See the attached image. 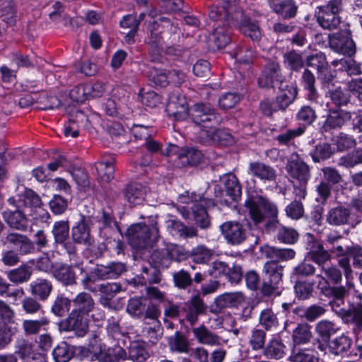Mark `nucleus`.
Returning <instances> with one entry per match:
<instances>
[{
  "label": "nucleus",
  "mask_w": 362,
  "mask_h": 362,
  "mask_svg": "<svg viewBox=\"0 0 362 362\" xmlns=\"http://www.w3.org/2000/svg\"><path fill=\"white\" fill-rule=\"evenodd\" d=\"M247 173L264 182H272L276 178V170L272 166L260 161L250 163Z\"/></svg>",
  "instance_id": "21"
},
{
  "label": "nucleus",
  "mask_w": 362,
  "mask_h": 362,
  "mask_svg": "<svg viewBox=\"0 0 362 362\" xmlns=\"http://www.w3.org/2000/svg\"><path fill=\"white\" fill-rule=\"evenodd\" d=\"M224 182L226 194L232 201H237L241 196V187L237 177L234 175H228Z\"/></svg>",
  "instance_id": "48"
},
{
  "label": "nucleus",
  "mask_w": 362,
  "mask_h": 362,
  "mask_svg": "<svg viewBox=\"0 0 362 362\" xmlns=\"http://www.w3.org/2000/svg\"><path fill=\"white\" fill-rule=\"evenodd\" d=\"M286 347L279 338L269 341L263 349V354L267 358L281 359L286 355Z\"/></svg>",
  "instance_id": "36"
},
{
  "label": "nucleus",
  "mask_w": 362,
  "mask_h": 362,
  "mask_svg": "<svg viewBox=\"0 0 362 362\" xmlns=\"http://www.w3.org/2000/svg\"><path fill=\"white\" fill-rule=\"evenodd\" d=\"M286 169L293 182L308 183L310 177L309 166L298 155L292 156Z\"/></svg>",
  "instance_id": "13"
},
{
  "label": "nucleus",
  "mask_w": 362,
  "mask_h": 362,
  "mask_svg": "<svg viewBox=\"0 0 362 362\" xmlns=\"http://www.w3.org/2000/svg\"><path fill=\"white\" fill-rule=\"evenodd\" d=\"M52 233L55 244L62 245L69 254L74 252V247L71 243L68 241L69 238V223L67 220L56 221L53 225Z\"/></svg>",
  "instance_id": "19"
},
{
  "label": "nucleus",
  "mask_w": 362,
  "mask_h": 362,
  "mask_svg": "<svg viewBox=\"0 0 362 362\" xmlns=\"http://www.w3.org/2000/svg\"><path fill=\"white\" fill-rule=\"evenodd\" d=\"M306 62L308 66L317 70V74L329 66L326 57L322 52L308 57Z\"/></svg>",
  "instance_id": "62"
},
{
  "label": "nucleus",
  "mask_w": 362,
  "mask_h": 362,
  "mask_svg": "<svg viewBox=\"0 0 362 362\" xmlns=\"http://www.w3.org/2000/svg\"><path fill=\"white\" fill-rule=\"evenodd\" d=\"M326 312V309L319 305H312L304 309L303 308H296L294 313L301 317H305L307 320L313 322L318 317L322 316Z\"/></svg>",
  "instance_id": "49"
},
{
  "label": "nucleus",
  "mask_w": 362,
  "mask_h": 362,
  "mask_svg": "<svg viewBox=\"0 0 362 362\" xmlns=\"http://www.w3.org/2000/svg\"><path fill=\"white\" fill-rule=\"evenodd\" d=\"M316 287L317 289H323L331 284H340L342 280L341 270L334 265H328L322 267L320 273L316 275Z\"/></svg>",
  "instance_id": "18"
},
{
  "label": "nucleus",
  "mask_w": 362,
  "mask_h": 362,
  "mask_svg": "<svg viewBox=\"0 0 362 362\" xmlns=\"http://www.w3.org/2000/svg\"><path fill=\"white\" fill-rule=\"evenodd\" d=\"M81 272L84 271L82 262H76L71 264H60L52 270L53 276L65 286H72L76 284L75 269Z\"/></svg>",
  "instance_id": "14"
},
{
  "label": "nucleus",
  "mask_w": 362,
  "mask_h": 362,
  "mask_svg": "<svg viewBox=\"0 0 362 362\" xmlns=\"http://www.w3.org/2000/svg\"><path fill=\"white\" fill-rule=\"evenodd\" d=\"M351 119V115L349 112L341 110H330L323 123L322 129L324 132H329L334 129H341Z\"/></svg>",
  "instance_id": "20"
},
{
  "label": "nucleus",
  "mask_w": 362,
  "mask_h": 362,
  "mask_svg": "<svg viewBox=\"0 0 362 362\" xmlns=\"http://www.w3.org/2000/svg\"><path fill=\"white\" fill-rule=\"evenodd\" d=\"M115 158H103L96 164L98 175L102 181L109 182L115 177Z\"/></svg>",
  "instance_id": "37"
},
{
  "label": "nucleus",
  "mask_w": 362,
  "mask_h": 362,
  "mask_svg": "<svg viewBox=\"0 0 362 362\" xmlns=\"http://www.w3.org/2000/svg\"><path fill=\"white\" fill-rule=\"evenodd\" d=\"M245 206L250 218L255 224L263 222L266 218H275L277 217L276 206L266 197L260 195L249 197L245 202Z\"/></svg>",
  "instance_id": "3"
},
{
  "label": "nucleus",
  "mask_w": 362,
  "mask_h": 362,
  "mask_svg": "<svg viewBox=\"0 0 362 362\" xmlns=\"http://www.w3.org/2000/svg\"><path fill=\"white\" fill-rule=\"evenodd\" d=\"M42 205L40 197L32 189H25L24 193L21 195L19 203L17 205L18 208L23 206L25 207H40Z\"/></svg>",
  "instance_id": "56"
},
{
  "label": "nucleus",
  "mask_w": 362,
  "mask_h": 362,
  "mask_svg": "<svg viewBox=\"0 0 362 362\" xmlns=\"http://www.w3.org/2000/svg\"><path fill=\"white\" fill-rule=\"evenodd\" d=\"M23 311L30 315H33L44 312L43 307L35 296H26L21 300Z\"/></svg>",
  "instance_id": "52"
},
{
  "label": "nucleus",
  "mask_w": 362,
  "mask_h": 362,
  "mask_svg": "<svg viewBox=\"0 0 362 362\" xmlns=\"http://www.w3.org/2000/svg\"><path fill=\"white\" fill-rule=\"evenodd\" d=\"M277 238L281 243L293 244L298 238V233L293 228L280 226L277 232Z\"/></svg>",
  "instance_id": "61"
},
{
  "label": "nucleus",
  "mask_w": 362,
  "mask_h": 362,
  "mask_svg": "<svg viewBox=\"0 0 362 362\" xmlns=\"http://www.w3.org/2000/svg\"><path fill=\"white\" fill-rule=\"evenodd\" d=\"M148 32L149 35L147 37V42L151 45V52H155L157 55L160 53V46L162 42L163 37L161 36L162 30H160L158 23L153 21L148 25Z\"/></svg>",
  "instance_id": "39"
},
{
  "label": "nucleus",
  "mask_w": 362,
  "mask_h": 362,
  "mask_svg": "<svg viewBox=\"0 0 362 362\" xmlns=\"http://www.w3.org/2000/svg\"><path fill=\"white\" fill-rule=\"evenodd\" d=\"M245 300L243 293H225L216 299V305L219 308H237L242 305Z\"/></svg>",
  "instance_id": "34"
},
{
  "label": "nucleus",
  "mask_w": 362,
  "mask_h": 362,
  "mask_svg": "<svg viewBox=\"0 0 362 362\" xmlns=\"http://www.w3.org/2000/svg\"><path fill=\"white\" fill-rule=\"evenodd\" d=\"M304 90L306 91V98L312 104L321 105V96L315 87V77L308 69H305L301 77Z\"/></svg>",
  "instance_id": "24"
},
{
  "label": "nucleus",
  "mask_w": 362,
  "mask_h": 362,
  "mask_svg": "<svg viewBox=\"0 0 362 362\" xmlns=\"http://www.w3.org/2000/svg\"><path fill=\"white\" fill-rule=\"evenodd\" d=\"M284 266L277 260L267 261L263 266L260 292L264 296L280 295L283 289Z\"/></svg>",
  "instance_id": "2"
},
{
  "label": "nucleus",
  "mask_w": 362,
  "mask_h": 362,
  "mask_svg": "<svg viewBox=\"0 0 362 362\" xmlns=\"http://www.w3.org/2000/svg\"><path fill=\"white\" fill-rule=\"evenodd\" d=\"M207 308L201 296L194 295L184 303L181 312L185 319L193 325L197 322L199 316L206 314Z\"/></svg>",
  "instance_id": "11"
},
{
  "label": "nucleus",
  "mask_w": 362,
  "mask_h": 362,
  "mask_svg": "<svg viewBox=\"0 0 362 362\" xmlns=\"http://www.w3.org/2000/svg\"><path fill=\"white\" fill-rule=\"evenodd\" d=\"M311 327L308 324H298L293 330L292 338L294 344H303L310 341L312 338Z\"/></svg>",
  "instance_id": "47"
},
{
  "label": "nucleus",
  "mask_w": 362,
  "mask_h": 362,
  "mask_svg": "<svg viewBox=\"0 0 362 362\" xmlns=\"http://www.w3.org/2000/svg\"><path fill=\"white\" fill-rule=\"evenodd\" d=\"M59 329L61 332L73 331L78 337H83L88 330V321L86 315L72 310L59 322Z\"/></svg>",
  "instance_id": "7"
},
{
  "label": "nucleus",
  "mask_w": 362,
  "mask_h": 362,
  "mask_svg": "<svg viewBox=\"0 0 362 362\" xmlns=\"http://www.w3.org/2000/svg\"><path fill=\"white\" fill-rule=\"evenodd\" d=\"M74 309L77 313L87 315L94 308V300L92 296L86 292L78 293L72 300Z\"/></svg>",
  "instance_id": "38"
},
{
  "label": "nucleus",
  "mask_w": 362,
  "mask_h": 362,
  "mask_svg": "<svg viewBox=\"0 0 362 362\" xmlns=\"http://www.w3.org/2000/svg\"><path fill=\"white\" fill-rule=\"evenodd\" d=\"M149 357L144 345L139 341L131 344L129 350V358L134 362H145Z\"/></svg>",
  "instance_id": "53"
},
{
  "label": "nucleus",
  "mask_w": 362,
  "mask_h": 362,
  "mask_svg": "<svg viewBox=\"0 0 362 362\" xmlns=\"http://www.w3.org/2000/svg\"><path fill=\"white\" fill-rule=\"evenodd\" d=\"M95 269L96 270L95 274H98L100 280L116 279L126 271L124 264L115 262L107 265L97 264Z\"/></svg>",
  "instance_id": "28"
},
{
  "label": "nucleus",
  "mask_w": 362,
  "mask_h": 362,
  "mask_svg": "<svg viewBox=\"0 0 362 362\" xmlns=\"http://www.w3.org/2000/svg\"><path fill=\"white\" fill-rule=\"evenodd\" d=\"M329 45L335 52L352 56L356 52V45L349 33L341 31L329 35Z\"/></svg>",
  "instance_id": "10"
},
{
  "label": "nucleus",
  "mask_w": 362,
  "mask_h": 362,
  "mask_svg": "<svg viewBox=\"0 0 362 362\" xmlns=\"http://www.w3.org/2000/svg\"><path fill=\"white\" fill-rule=\"evenodd\" d=\"M16 349V354L27 362H31L35 360H44L41 354L35 352L33 343L26 339H21L18 340Z\"/></svg>",
  "instance_id": "30"
},
{
  "label": "nucleus",
  "mask_w": 362,
  "mask_h": 362,
  "mask_svg": "<svg viewBox=\"0 0 362 362\" xmlns=\"http://www.w3.org/2000/svg\"><path fill=\"white\" fill-rule=\"evenodd\" d=\"M212 251L204 245H198L189 251V257L197 264L206 263L212 256Z\"/></svg>",
  "instance_id": "54"
},
{
  "label": "nucleus",
  "mask_w": 362,
  "mask_h": 362,
  "mask_svg": "<svg viewBox=\"0 0 362 362\" xmlns=\"http://www.w3.org/2000/svg\"><path fill=\"white\" fill-rule=\"evenodd\" d=\"M143 328V332L146 334L149 341L156 344L161 337V325L159 320L153 322H146Z\"/></svg>",
  "instance_id": "57"
},
{
  "label": "nucleus",
  "mask_w": 362,
  "mask_h": 362,
  "mask_svg": "<svg viewBox=\"0 0 362 362\" xmlns=\"http://www.w3.org/2000/svg\"><path fill=\"white\" fill-rule=\"evenodd\" d=\"M192 331L199 344L211 346L221 345V337L210 331L204 325L192 328Z\"/></svg>",
  "instance_id": "29"
},
{
  "label": "nucleus",
  "mask_w": 362,
  "mask_h": 362,
  "mask_svg": "<svg viewBox=\"0 0 362 362\" xmlns=\"http://www.w3.org/2000/svg\"><path fill=\"white\" fill-rule=\"evenodd\" d=\"M173 279L175 286L180 289H185L192 286L193 283V279L190 274L184 269L175 272Z\"/></svg>",
  "instance_id": "64"
},
{
  "label": "nucleus",
  "mask_w": 362,
  "mask_h": 362,
  "mask_svg": "<svg viewBox=\"0 0 362 362\" xmlns=\"http://www.w3.org/2000/svg\"><path fill=\"white\" fill-rule=\"evenodd\" d=\"M192 202H194L192 209L196 224L202 229L208 228L210 226V220L206 208L214 205L212 200L195 195Z\"/></svg>",
  "instance_id": "17"
},
{
  "label": "nucleus",
  "mask_w": 362,
  "mask_h": 362,
  "mask_svg": "<svg viewBox=\"0 0 362 362\" xmlns=\"http://www.w3.org/2000/svg\"><path fill=\"white\" fill-rule=\"evenodd\" d=\"M284 60L285 64L292 71H298L304 65L302 55L295 50L286 52L284 54Z\"/></svg>",
  "instance_id": "55"
},
{
  "label": "nucleus",
  "mask_w": 362,
  "mask_h": 362,
  "mask_svg": "<svg viewBox=\"0 0 362 362\" xmlns=\"http://www.w3.org/2000/svg\"><path fill=\"white\" fill-rule=\"evenodd\" d=\"M308 255L310 259L318 265L320 271L322 269V267L329 265L328 262H330L332 258L329 251L325 250L322 245L320 244L311 250Z\"/></svg>",
  "instance_id": "42"
},
{
  "label": "nucleus",
  "mask_w": 362,
  "mask_h": 362,
  "mask_svg": "<svg viewBox=\"0 0 362 362\" xmlns=\"http://www.w3.org/2000/svg\"><path fill=\"white\" fill-rule=\"evenodd\" d=\"M168 342L171 352L189 354L192 349L187 337L178 331L168 338Z\"/></svg>",
  "instance_id": "35"
},
{
  "label": "nucleus",
  "mask_w": 362,
  "mask_h": 362,
  "mask_svg": "<svg viewBox=\"0 0 362 362\" xmlns=\"http://www.w3.org/2000/svg\"><path fill=\"white\" fill-rule=\"evenodd\" d=\"M239 8L237 0H224L222 6H212L209 16L214 21H221V23H217L221 25H226L224 22H226L228 25H232V16L236 14Z\"/></svg>",
  "instance_id": "12"
},
{
  "label": "nucleus",
  "mask_w": 362,
  "mask_h": 362,
  "mask_svg": "<svg viewBox=\"0 0 362 362\" xmlns=\"http://www.w3.org/2000/svg\"><path fill=\"white\" fill-rule=\"evenodd\" d=\"M92 225L90 216H82L81 219L71 229L73 241L77 244L83 245L88 250H93L94 238L90 234Z\"/></svg>",
  "instance_id": "9"
},
{
  "label": "nucleus",
  "mask_w": 362,
  "mask_h": 362,
  "mask_svg": "<svg viewBox=\"0 0 362 362\" xmlns=\"http://www.w3.org/2000/svg\"><path fill=\"white\" fill-rule=\"evenodd\" d=\"M145 195V187L138 183L127 185L124 191L125 199L132 204H140L144 199Z\"/></svg>",
  "instance_id": "40"
},
{
  "label": "nucleus",
  "mask_w": 362,
  "mask_h": 362,
  "mask_svg": "<svg viewBox=\"0 0 362 362\" xmlns=\"http://www.w3.org/2000/svg\"><path fill=\"white\" fill-rule=\"evenodd\" d=\"M129 243L136 250L152 247L160 239L156 217H150L148 223H139L131 226L127 231Z\"/></svg>",
  "instance_id": "1"
},
{
  "label": "nucleus",
  "mask_w": 362,
  "mask_h": 362,
  "mask_svg": "<svg viewBox=\"0 0 362 362\" xmlns=\"http://www.w3.org/2000/svg\"><path fill=\"white\" fill-rule=\"evenodd\" d=\"M52 354L56 362H68L73 356V351L67 343L62 342L54 349Z\"/></svg>",
  "instance_id": "60"
},
{
  "label": "nucleus",
  "mask_w": 362,
  "mask_h": 362,
  "mask_svg": "<svg viewBox=\"0 0 362 362\" xmlns=\"http://www.w3.org/2000/svg\"><path fill=\"white\" fill-rule=\"evenodd\" d=\"M332 153L330 144L322 143L317 145L310 155L314 162L319 163L330 158Z\"/></svg>",
  "instance_id": "59"
},
{
  "label": "nucleus",
  "mask_w": 362,
  "mask_h": 362,
  "mask_svg": "<svg viewBox=\"0 0 362 362\" xmlns=\"http://www.w3.org/2000/svg\"><path fill=\"white\" fill-rule=\"evenodd\" d=\"M219 228L226 241L233 246L243 244L250 236L247 226L237 221H226Z\"/></svg>",
  "instance_id": "4"
},
{
  "label": "nucleus",
  "mask_w": 362,
  "mask_h": 362,
  "mask_svg": "<svg viewBox=\"0 0 362 362\" xmlns=\"http://www.w3.org/2000/svg\"><path fill=\"white\" fill-rule=\"evenodd\" d=\"M315 332L322 341H329L330 337L336 333L337 329L332 322L323 320L316 324Z\"/></svg>",
  "instance_id": "51"
},
{
  "label": "nucleus",
  "mask_w": 362,
  "mask_h": 362,
  "mask_svg": "<svg viewBox=\"0 0 362 362\" xmlns=\"http://www.w3.org/2000/svg\"><path fill=\"white\" fill-rule=\"evenodd\" d=\"M263 251L268 258L284 261L291 259L296 255V252L292 249H281L267 246Z\"/></svg>",
  "instance_id": "50"
},
{
  "label": "nucleus",
  "mask_w": 362,
  "mask_h": 362,
  "mask_svg": "<svg viewBox=\"0 0 362 362\" xmlns=\"http://www.w3.org/2000/svg\"><path fill=\"white\" fill-rule=\"evenodd\" d=\"M33 274L31 267L22 264L16 269L11 270L8 273V279L15 284H23L30 280Z\"/></svg>",
  "instance_id": "43"
},
{
  "label": "nucleus",
  "mask_w": 362,
  "mask_h": 362,
  "mask_svg": "<svg viewBox=\"0 0 362 362\" xmlns=\"http://www.w3.org/2000/svg\"><path fill=\"white\" fill-rule=\"evenodd\" d=\"M232 25H238L240 31L252 40H259L261 37L259 25L252 22L240 8L232 16Z\"/></svg>",
  "instance_id": "16"
},
{
  "label": "nucleus",
  "mask_w": 362,
  "mask_h": 362,
  "mask_svg": "<svg viewBox=\"0 0 362 362\" xmlns=\"http://www.w3.org/2000/svg\"><path fill=\"white\" fill-rule=\"evenodd\" d=\"M350 209L344 206L339 205L331 208L326 214V221L332 226H344L349 223Z\"/></svg>",
  "instance_id": "27"
},
{
  "label": "nucleus",
  "mask_w": 362,
  "mask_h": 362,
  "mask_svg": "<svg viewBox=\"0 0 362 362\" xmlns=\"http://www.w3.org/2000/svg\"><path fill=\"white\" fill-rule=\"evenodd\" d=\"M214 30L209 36V45L213 49H219L225 47L230 41V30L228 25H221L216 23Z\"/></svg>",
  "instance_id": "22"
},
{
  "label": "nucleus",
  "mask_w": 362,
  "mask_h": 362,
  "mask_svg": "<svg viewBox=\"0 0 362 362\" xmlns=\"http://www.w3.org/2000/svg\"><path fill=\"white\" fill-rule=\"evenodd\" d=\"M279 91L276 98V105L279 109L284 111L295 100L297 96V90L293 86L286 82L276 86Z\"/></svg>",
  "instance_id": "25"
},
{
  "label": "nucleus",
  "mask_w": 362,
  "mask_h": 362,
  "mask_svg": "<svg viewBox=\"0 0 362 362\" xmlns=\"http://www.w3.org/2000/svg\"><path fill=\"white\" fill-rule=\"evenodd\" d=\"M122 290L121 285L117 283L102 284L98 286L97 291L101 293L100 303L106 306L109 301Z\"/></svg>",
  "instance_id": "44"
},
{
  "label": "nucleus",
  "mask_w": 362,
  "mask_h": 362,
  "mask_svg": "<svg viewBox=\"0 0 362 362\" xmlns=\"http://www.w3.org/2000/svg\"><path fill=\"white\" fill-rule=\"evenodd\" d=\"M192 122L197 125L203 127L218 123L215 110L211 105L206 103H197L191 107L187 113Z\"/></svg>",
  "instance_id": "6"
},
{
  "label": "nucleus",
  "mask_w": 362,
  "mask_h": 362,
  "mask_svg": "<svg viewBox=\"0 0 362 362\" xmlns=\"http://www.w3.org/2000/svg\"><path fill=\"white\" fill-rule=\"evenodd\" d=\"M270 6L274 12L284 18H293L297 12L293 0H271Z\"/></svg>",
  "instance_id": "31"
},
{
  "label": "nucleus",
  "mask_w": 362,
  "mask_h": 362,
  "mask_svg": "<svg viewBox=\"0 0 362 362\" xmlns=\"http://www.w3.org/2000/svg\"><path fill=\"white\" fill-rule=\"evenodd\" d=\"M171 262L175 261L181 262L189 257V251H187L183 246L170 244L168 245Z\"/></svg>",
  "instance_id": "63"
},
{
  "label": "nucleus",
  "mask_w": 362,
  "mask_h": 362,
  "mask_svg": "<svg viewBox=\"0 0 362 362\" xmlns=\"http://www.w3.org/2000/svg\"><path fill=\"white\" fill-rule=\"evenodd\" d=\"M322 293L328 297H333L334 300L331 303L332 308L334 305L339 306L340 302H342L343 298L346 293V289L344 286H331L330 285L323 289H319Z\"/></svg>",
  "instance_id": "58"
},
{
  "label": "nucleus",
  "mask_w": 362,
  "mask_h": 362,
  "mask_svg": "<svg viewBox=\"0 0 362 362\" xmlns=\"http://www.w3.org/2000/svg\"><path fill=\"white\" fill-rule=\"evenodd\" d=\"M284 82L279 64L274 60L267 62L258 79L259 86L262 88H275Z\"/></svg>",
  "instance_id": "8"
},
{
  "label": "nucleus",
  "mask_w": 362,
  "mask_h": 362,
  "mask_svg": "<svg viewBox=\"0 0 362 362\" xmlns=\"http://www.w3.org/2000/svg\"><path fill=\"white\" fill-rule=\"evenodd\" d=\"M95 356L99 362H120L128 358L126 350L118 345L107 349L100 348Z\"/></svg>",
  "instance_id": "23"
},
{
  "label": "nucleus",
  "mask_w": 362,
  "mask_h": 362,
  "mask_svg": "<svg viewBox=\"0 0 362 362\" xmlns=\"http://www.w3.org/2000/svg\"><path fill=\"white\" fill-rule=\"evenodd\" d=\"M150 261L155 267L168 268L171 264L168 246L154 250L150 257Z\"/></svg>",
  "instance_id": "46"
},
{
  "label": "nucleus",
  "mask_w": 362,
  "mask_h": 362,
  "mask_svg": "<svg viewBox=\"0 0 362 362\" xmlns=\"http://www.w3.org/2000/svg\"><path fill=\"white\" fill-rule=\"evenodd\" d=\"M50 320L47 316H42L38 319H27L22 322V329L27 336L37 335L42 330H45L49 325Z\"/></svg>",
  "instance_id": "32"
},
{
  "label": "nucleus",
  "mask_w": 362,
  "mask_h": 362,
  "mask_svg": "<svg viewBox=\"0 0 362 362\" xmlns=\"http://www.w3.org/2000/svg\"><path fill=\"white\" fill-rule=\"evenodd\" d=\"M189 108L186 98L178 92L172 93L168 98L166 111L169 116L177 120L187 118Z\"/></svg>",
  "instance_id": "15"
},
{
  "label": "nucleus",
  "mask_w": 362,
  "mask_h": 362,
  "mask_svg": "<svg viewBox=\"0 0 362 362\" xmlns=\"http://www.w3.org/2000/svg\"><path fill=\"white\" fill-rule=\"evenodd\" d=\"M204 155L201 151L194 148H187L178 155L179 163L182 166L197 165L201 163Z\"/></svg>",
  "instance_id": "41"
},
{
  "label": "nucleus",
  "mask_w": 362,
  "mask_h": 362,
  "mask_svg": "<svg viewBox=\"0 0 362 362\" xmlns=\"http://www.w3.org/2000/svg\"><path fill=\"white\" fill-rule=\"evenodd\" d=\"M351 345V339L345 335H341L332 340L329 348L331 352L335 355H344L348 354Z\"/></svg>",
  "instance_id": "45"
},
{
  "label": "nucleus",
  "mask_w": 362,
  "mask_h": 362,
  "mask_svg": "<svg viewBox=\"0 0 362 362\" xmlns=\"http://www.w3.org/2000/svg\"><path fill=\"white\" fill-rule=\"evenodd\" d=\"M319 8L317 18L318 23L325 29H336L341 23L338 15L341 10V3L337 0H332Z\"/></svg>",
  "instance_id": "5"
},
{
  "label": "nucleus",
  "mask_w": 362,
  "mask_h": 362,
  "mask_svg": "<svg viewBox=\"0 0 362 362\" xmlns=\"http://www.w3.org/2000/svg\"><path fill=\"white\" fill-rule=\"evenodd\" d=\"M4 221L15 230L25 231L28 228V218L24 212L19 209L5 211L2 214Z\"/></svg>",
  "instance_id": "26"
},
{
  "label": "nucleus",
  "mask_w": 362,
  "mask_h": 362,
  "mask_svg": "<svg viewBox=\"0 0 362 362\" xmlns=\"http://www.w3.org/2000/svg\"><path fill=\"white\" fill-rule=\"evenodd\" d=\"M29 286L32 296L42 301L48 298L52 291V282L46 279H37Z\"/></svg>",
  "instance_id": "33"
}]
</instances>
